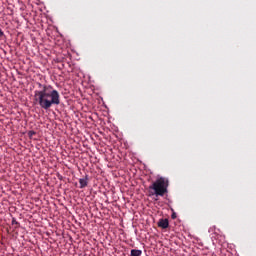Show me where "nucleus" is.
<instances>
[{
    "label": "nucleus",
    "mask_w": 256,
    "mask_h": 256,
    "mask_svg": "<svg viewBox=\"0 0 256 256\" xmlns=\"http://www.w3.org/2000/svg\"><path fill=\"white\" fill-rule=\"evenodd\" d=\"M38 89L34 91V103L44 111H49L53 105H61V95L51 85L38 83Z\"/></svg>",
    "instance_id": "obj_1"
},
{
    "label": "nucleus",
    "mask_w": 256,
    "mask_h": 256,
    "mask_svg": "<svg viewBox=\"0 0 256 256\" xmlns=\"http://www.w3.org/2000/svg\"><path fill=\"white\" fill-rule=\"evenodd\" d=\"M158 227L161 229H167L169 227V220L168 219H160L158 221Z\"/></svg>",
    "instance_id": "obj_3"
},
{
    "label": "nucleus",
    "mask_w": 256,
    "mask_h": 256,
    "mask_svg": "<svg viewBox=\"0 0 256 256\" xmlns=\"http://www.w3.org/2000/svg\"><path fill=\"white\" fill-rule=\"evenodd\" d=\"M79 184H80V189H85V187H87V185H88L87 177L86 178H80L79 179Z\"/></svg>",
    "instance_id": "obj_4"
},
{
    "label": "nucleus",
    "mask_w": 256,
    "mask_h": 256,
    "mask_svg": "<svg viewBox=\"0 0 256 256\" xmlns=\"http://www.w3.org/2000/svg\"><path fill=\"white\" fill-rule=\"evenodd\" d=\"M3 37H5V32H3L2 29H0V41L1 39H3Z\"/></svg>",
    "instance_id": "obj_6"
},
{
    "label": "nucleus",
    "mask_w": 256,
    "mask_h": 256,
    "mask_svg": "<svg viewBox=\"0 0 256 256\" xmlns=\"http://www.w3.org/2000/svg\"><path fill=\"white\" fill-rule=\"evenodd\" d=\"M30 135H35V132H30Z\"/></svg>",
    "instance_id": "obj_9"
},
{
    "label": "nucleus",
    "mask_w": 256,
    "mask_h": 256,
    "mask_svg": "<svg viewBox=\"0 0 256 256\" xmlns=\"http://www.w3.org/2000/svg\"><path fill=\"white\" fill-rule=\"evenodd\" d=\"M12 225H19V222L15 218L12 219Z\"/></svg>",
    "instance_id": "obj_7"
},
{
    "label": "nucleus",
    "mask_w": 256,
    "mask_h": 256,
    "mask_svg": "<svg viewBox=\"0 0 256 256\" xmlns=\"http://www.w3.org/2000/svg\"><path fill=\"white\" fill-rule=\"evenodd\" d=\"M177 216L175 214H172V219H175Z\"/></svg>",
    "instance_id": "obj_8"
},
{
    "label": "nucleus",
    "mask_w": 256,
    "mask_h": 256,
    "mask_svg": "<svg viewBox=\"0 0 256 256\" xmlns=\"http://www.w3.org/2000/svg\"><path fill=\"white\" fill-rule=\"evenodd\" d=\"M142 253L143 252L141 250H137V249H132L131 250V256H141Z\"/></svg>",
    "instance_id": "obj_5"
},
{
    "label": "nucleus",
    "mask_w": 256,
    "mask_h": 256,
    "mask_svg": "<svg viewBox=\"0 0 256 256\" xmlns=\"http://www.w3.org/2000/svg\"><path fill=\"white\" fill-rule=\"evenodd\" d=\"M169 188V179L165 177H159L156 181L149 186L150 195H156V197H164Z\"/></svg>",
    "instance_id": "obj_2"
}]
</instances>
